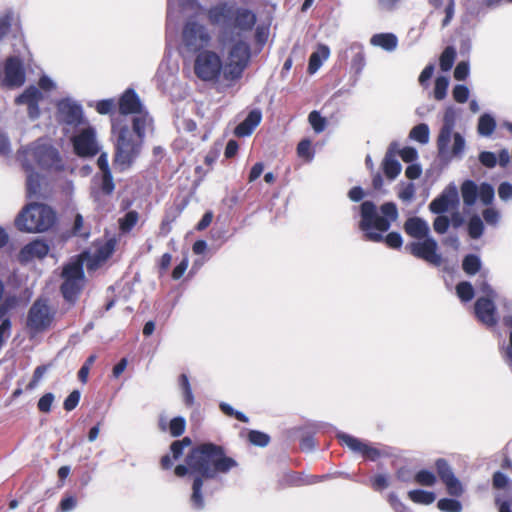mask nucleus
Here are the masks:
<instances>
[{"label": "nucleus", "instance_id": "nucleus-10", "mask_svg": "<svg viewBox=\"0 0 512 512\" xmlns=\"http://www.w3.org/2000/svg\"><path fill=\"white\" fill-rule=\"evenodd\" d=\"M182 41L187 50L199 53L206 50L211 36L204 25L196 21H188L182 30Z\"/></svg>", "mask_w": 512, "mask_h": 512}, {"label": "nucleus", "instance_id": "nucleus-57", "mask_svg": "<svg viewBox=\"0 0 512 512\" xmlns=\"http://www.w3.org/2000/svg\"><path fill=\"white\" fill-rule=\"evenodd\" d=\"M370 485L374 491L380 492L389 486V481L386 475L377 474L370 479Z\"/></svg>", "mask_w": 512, "mask_h": 512}, {"label": "nucleus", "instance_id": "nucleus-4", "mask_svg": "<svg viewBox=\"0 0 512 512\" xmlns=\"http://www.w3.org/2000/svg\"><path fill=\"white\" fill-rule=\"evenodd\" d=\"M380 211L383 216L378 215L376 205L372 201H364L360 205L361 220L359 228L364 232V238L372 242L385 241L388 247L398 249L402 246L403 240L398 232H390L383 238V232L389 230L391 222L398 218V209L394 202H386L381 205Z\"/></svg>", "mask_w": 512, "mask_h": 512}, {"label": "nucleus", "instance_id": "nucleus-30", "mask_svg": "<svg viewBox=\"0 0 512 512\" xmlns=\"http://www.w3.org/2000/svg\"><path fill=\"white\" fill-rule=\"evenodd\" d=\"M23 167L30 172L26 181V190L29 197L36 196L40 191V176L33 172V167L29 163H23Z\"/></svg>", "mask_w": 512, "mask_h": 512}, {"label": "nucleus", "instance_id": "nucleus-7", "mask_svg": "<svg viewBox=\"0 0 512 512\" xmlns=\"http://www.w3.org/2000/svg\"><path fill=\"white\" fill-rule=\"evenodd\" d=\"M194 73L204 82H218L223 77L224 64L221 57L212 50H202L194 60Z\"/></svg>", "mask_w": 512, "mask_h": 512}, {"label": "nucleus", "instance_id": "nucleus-39", "mask_svg": "<svg viewBox=\"0 0 512 512\" xmlns=\"http://www.w3.org/2000/svg\"><path fill=\"white\" fill-rule=\"evenodd\" d=\"M435 469L442 483L455 476L450 464L444 458L436 459Z\"/></svg>", "mask_w": 512, "mask_h": 512}, {"label": "nucleus", "instance_id": "nucleus-47", "mask_svg": "<svg viewBox=\"0 0 512 512\" xmlns=\"http://www.w3.org/2000/svg\"><path fill=\"white\" fill-rule=\"evenodd\" d=\"M248 440L255 446L265 447L270 442V436L258 430H250L248 433Z\"/></svg>", "mask_w": 512, "mask_h": 512}, {"label": "nucleus", "instance_id": "nucleus-28", "mask_svg": "<svg viewBox=\"0 0 512 512\" xmlns=\"http://www.w3.org/2000/svg\"><path fill=\"white\" fill-rule=\"evenodd\" d=\"M370 43L386 51H393L398 44V39L393 33H379L371 37Z\"/></svg>", "mask_w": 512, "mask_h": 512}, {"label": "nucleus", "instance_id": "nucleus-19", "mask_svg": "<svg viewBox=\"0 0 512 512\" xmlns=\"http://www.w3.org/2000/svg\"><path fill=\"white\" fill-rule=\"evenodd\" d=\"M476 318L487 327L497 324L496 306L492 298L479 297L474 304Z\"/></svg>", "mask_w": 512, "mask_h": 512}, {"label": "nucleus", "instance_id": "nucleus-55", "mask_svg": "<svg viewBox=\"0 0 512 512\" xmlns=\"http://www.w3.org/2000/svg\"><path fill=\"white\" fill-rule=\"evenodd\" d=\"M81 394L79 390H73L64 400L63 402V408L64 410L70 412L74 410L80 401Z\"/></svg>", "mask_w": 512, "mask_h": 512}, {"label": "nucleus", "instance_id": "nucleus-64", "mask_svg": "<svg viewBox=\"0 0 512 512\" xmlns=\"http://www.w3.org/2000/svg\"><path fill=\"white\" fill-rule=\"evenodd\" d=\"M498 195L503 201L512 199V184L509 182H502L498 187Z\"/></svg>", "mask_w": 512, "mask_h": 512}, {"label": "nucleus", "instance_id": "nucleus-41", "mask_svg": "<svg viewBox=\"0 0 512 512\" xmlns=\"http://www.w3.org/2000/svg\"><path fill=\"white\" fill-rule=\"evenodd\" d=\"M116 240L114 238L108 239L102 246L95 252V258L99 261H105L112 256L115 251Z\"/></svg>", "mask_w": 512, "mask_h": 512}, {"label": "nucleus", "instance_id": "nucleus-44", "mask_svg": "<svg viewBox=\"0 0 512 512\" xmlns=\"http://www.w3.org/2000/svg\"><path fill=\"white\" fill-rule=\"evenodd\" d=\"M484 231V225L482 220L474 215L470 218L468 223V234L472 239H478L482 236Z\"/></svg>", "mask_w": 512, "mask_h": 512}, {"label": "nucleus", "instance_id": "nucleus-61", "mask_svg": "<svg viewBox=\"0 0 512 512\" xmlns=\"http://www.w3.org/2000/svg\"><path fill=\"white\" fill-rule=\"evenodd\" d=\"M450 225V220L447 216L439 215L434 219L433 228L438 234H444Z\"/></svg>", "mask_w": 512, "mask_h": 512}, {"label": "nucleus", "instance_id": "nucleus-9", "mask_svg": "<svg viewBox=\"0 0 512 512\" xmlns=\"http://www.w3.org/2000/svg\"><path fill=\"white\" fill-rule=\"evenodd\" d=\"M54 320L47 300L37 299L30 307L27 315V328L33 333H41L50 328Z\"/></svg>", "mask_w": 512, "mask_h": 512}, {"label": "nucleus", "instance_id": "nucleus-34", "mask_svg": "<svg viewBox=\"0 0 512 512\" xmlns=\"http://www.w3.org/2000/svg\"><path fill=\"white\" fill-rule=\"evenodd\" d=\"M451 203L452 200L450 197L447 194L442 193L430 202L429 210L434 214H441L449 209Z\"/></svg>", "mask_w": 512, "mask_h": 512}, {"label": "nucleus", "instance_id": "nucleus-23", "mask_svg": "<svg viewBox=\"0 0 512 512\" xmlns=\"http://www.w3.org/2000/svg\"><path fill=\"white\" fill-rule=\"evenodd\" d=\"M262 120V113L258 109L251 110L246 118L237 125L235 133L237 136L250 135L253 130L260 124Z\"/></svg>", "mask_w": 512, "mask_h": 512}, {"label": "nucleus", "instance_id": "nucleus-20", "mask_svg": "<svg viewBox=\"0 0 512 512\" xmlns=\"http://www.w3.org/2000/svg\"><path fill=\"white\" fill-rule=\"evenodd\" d=\"M49 252V246L41 240H35L25 245L19 252L21 262H29L34 258L42 259Z\"/></svg>", "mask_w": 512, "mask_h": 512}, {"label": "nucleus", "instance_id": "nucleus-32", "mask_svg": "<svg viewBox=\"0 0 512 512\" xmlns=\"http://www.w3.org/2000/svg\"><path fill=\"white\" fill-rule=\"evenodd\" d=\"M408 497L412 502L422 505H430L436 499V495L434 492L422 489L410 490L408 492Z\"/></svg>", "mask_w": 512, "mask_h": 512}, {"label": "nucleus", "instance_id": "nucleus-42", "mask_svg": "<svg viewBox=\"0 0 512 512\" xmlns=\"http://www.w3.org/2000/svg\"><path fill=\"white\" fill-rule=\"evenodd\" d=\"M437 508L442 512H461L462 503L453 498H442L437 502Z\"/></svg>", "mask_w": 512, "mask_h": 512}, {"label": "nucleus", "instance_id": "nucleus-12", "mask_svg": "<svg viewBox=\"0 0 512 512\" xmlns=\"http://www.w3.org/2000/svg\"><path fill=\"white\" fill-rule=\"evenodd\" d=\"M337 439L341 446L347 447L355 454L361 455L365 460L376 461L385 453L361 439L347 433H338Z\"/></svg>", "mask_w": 512, "mask_h": 512}, {"label": "nucleus", "instance_id": "nucleus-2", "mask_svg": "<svg viewBox=\"0 0 512 512\" xmlns=\"http://www.w3.org/2000/svg\"><path fill=\"white\" fill-rule=\"evenodd\" d=\"M191 467L192 493L190 503L196 510L205 506L203 488L218 474H226L238 466L237 461L226 455L225 449L212 442L194 446L185 458Z\"/></svg>", "mask_w": 512, "mask_h": 512}, {"label": "nucleus", "instance_id": "nucleus-24", "mask_svg": "<svg viewBox=\"0 0 512 512\" xmlns=\"http://www.w3.org/2000/svg\"><path fill=\"white\" fill-rule=\"evenodd\" d=\"M348 53L351 57V70L355 74H360L366 64L364 47L359 43H352L345 51L346 57Z\"/></svg>", "mask_w": 512, "mask_h": 512}, {"label": "nucleus", "instance_id": "nucleus-16", "mask_svg": "<svg viewBox=\"0 0 512 512\" xmlns=\"http://www.w3.org/2000/svg\"><path fill=\"white\" fill-rule=\"evenodd\" d=\"M57 118L60 123L76 127L83 122L82 107L75 102L62 100L57 105Z\"/></svg>", "mask_w": 512, "mask_h": 512}, {"label": "nucleus", "instance_id": "nucleus-26", "mask_svg": "<svg viewBox=\"0 0 512 512\" xmlns=\"http://www.w3.org/2000/svg\"><path fill=\"white\" fill-rule=\"evenodd\" d=\"M184 209V205H177L176 207L169 209L165 212L164 217L161 220L159 226V233L162 236H167L172 230V223L181 215Z\"/></svg>", "mask_w": 512, "mask_h": 512}, {"label": "nucleus", "instance_id": "nucleus-59", "mask_svg": "<svg viewBox=\"0 0 512 512\" xmlns=\"http://www.w3.org/2000/svg\"><path fill=\"white\" fill-rule=\"evenodd\" d=\"M387 500L395 512H410L409 508L403 502L400 501V499L395 493H389Z\"/></svg>", "mask_w": 512, "mask_h": 512}, {"label": "nucleus", "instance_id": "nucleus-43", "mask_svg": "<svg viewBox=\"0 0 512 512\" xmlns=\"http://www.w3.org/2000/svg\"><path fill=\"white\" fill-rule=\"evenodd\" d=\"M457 296L463 302H469L474 297V289L470 282L462 281L456 285Z\"/></svg>", "mask_w": 512, "mask_h": 512}, {"label": "nucleus", "instance_id": "nucleus-54", "mask_svg": "<svg viewBox=\"0 0 512 512\" xmlns=\"http://www.w3.org/2000/svg\"><path fill=\"white\" fill-rule=\"evenodd\" d=\"M115 108L114 99H103L96 103V111L101 115L112 114Z\"/></svg>", "mask_w": 512, "mask_h": 512}, {"label": "nucleus", "instance_id": "nucleus-5", "mask_svg": "<svg viewBox=\"0 0 512 512\" xmlns=\"http://www.w3.org/2000/svg\"><path fill=\"white\" fill-rule=\"evenodd\" d=\"M56 222L54 210L40 203L28 204L15 219L19 231L37 233L49 230Z\"/></svg>", "mask_w": 512, "mask_h": 512}, {"label": "nucleus", "instance_id": "nucleus-50", "mask_svg": "<svg viewBox=\"0 0 512 512\" xmlns=\"http://www.w3.org/2000/svg\"><path fill=\"white\" fill-rule=\"evenodd\" d=\"M219 408L226 416L234 417L235 419H237L238 421L243 422V423L248 422V417L244 413H242L240 411H236L228 403H225V402L220 403Z\"/></svg>", "mask_w": 512, "mask_h": 512}, {"label": "nucleus", "instance_id": "nucleus-35", "mask_svg": "<svg viewBox=\"0 0 512 512\" xmlns=\"http://www.w3.org/2000/svg\"><path fill=\"white\" fill-rule=\"evenodd\" d=\"M462 269L467 275H475L481 269V260L475 254H468L463 258Z\"/></svg>", "mask_w": 512, "mask_h": 512}, {"label": "nucleus", "instance_id": "nucleus-3", "mask_svg": "<svg viewBox=\"0 0 512 512\" xmlns=\"http://www.w3.org/2000/svg\"><path fill=\"white\" fill-rule=\"evenodd\" d=\"M147 128L153 126H149L146 116L132 118V131L124 119L112 118V133L117 137L113 165L117 171L124 172L132 167L140 155Z\"/></svg>", "mask_w": 512, "mask_h": 512}, {"label": "nucleus", "instance_id": "nucleus-40", "mask_svg": "<svg viewBox=\"0 0 512 512\" xmlns=\"http://www.w3.org/2000/svg\"><path fill=\"white\" fill-rule=\"evenodd\" d=\"M71 233L74 236H79L84 239L90 236V227L85 226L83 216L80 213L75 215Z\"/></svg>", "mask_w": 512, "mask_h": 512}, {"label": "nucleus", "instance_id": "nucleus-58", "mask_svg": "<svg viewBox=\"0 0 512 512\" xmlns=\"http://www.w3.org/2000/svg\"><path fill=\"white\" fill-rule=\"evenodd\" d=\"M453 98L458 103H465L469 98V89L465 85H456L452 91Z\"/></svg>", "mask_w": 512, "mask_h": 512}, {"label": "nucleus", "instance_id": "nucleus-6", "mask_svg": "<svg viewBox=\"0 0 512 512\" xmlns=\"http://www.w3.org/2000/svg\"><path fill=\"white\" fill-rule=\"evenodd\" d=\"M62 278L63 282L60 286V292L66 302L74 305L77 302L85 283V273L82 261L76 260L65 265L62 271Z\"/></svg>", "mask_w": 512, "mask_h": 512}, {"label": "nucleus", "instance_id": "nucleus-60", "mask_svg": "<svg viewBox=\"0 0 512 512\" xmlns=\"http://www.w3.org/2000/svg\"><path fill=\"white\" fill-rule=\"evenodd\" d=\"M480 163L486 168H494L497 164V156L490 151H482L479 154Z\"/></svg>", "mask_w": 512, "mask_h": 512}, {"label": "nucleus", "instance_id": "nucleus-25", "mask_svg": "<svg viewBox=\"0 0 512 512\" xmlns=\"http://www.w3.org/2000/svg\"><path fill=\"white\" fill-rule=\"evenodd\" d=\"M140 220V214L136 210H129L118 219V229L121 235L130 234Z\"/></svg>", "mask_w": 512, "mask_h": 512}, {"label": "nucleus", "instance_id": "nucleus-45", "mask_svg": "<svg viewBox=\"0 0 512 512\" xmlns=\"http://www.w3.org/2000/svg\"><path fill=\"white\" fill-rule=\"evenodd\" d=\"M446 487L447 493L452 497H460L464 493V488L460 480L454 476L443 482Z\"/></svg>", "mask_w": 512, "mask_h": 512}, {"label": "nucleus", "instance_id": "nucleus-33", "mask_svg": "<svg viewBox=\"0 0 512 512\" xmlns=\"http://www.w3.org/2000/svg\"><path fill=\"white\" fill-rule=\"evenodd\" d=\"M496 128L495 119L489 114H483L478 120L477 130L482 136H490Z\"/></svg>", "mask_w": 512, "mask_h": 512}, {"label": "nucleus", "instance_id": "nucleus-27", "mask_svg": "<svg viewBox=\"0 0 512 512\" xmlns=\"http://www.w3.org/2000/svg\"><path fill=\"white\" fill-rule=\"evenodd\" d=\"M382 168L385 176L390 180H394L400 174L401 164L395 158L392 151L389 150L386 153L382 162Z\"/></svg>", "mask_w": 512, "mask_h": 512}, {"label": "nucleus", "instance_id": "nucleus-15", "mask_svg": "<svg viewBox=\"0 0 512 512\" xmlns=\"http://www.w3.org/2000/svg\"><path fill=\"white\" fill-rule=\"evenodd\" d=\"M26 80L22 60L17 56H9L4 62V78L2 85L7 88H19Z\"/></svg>", "mask_w": 512, "mask_h": 512}, {"label": "nucleus", "instance_id": "nucleus-18", "mask_svg": "<svg viewBox=\"0 0 512 512\" xmlns=\"http://www.w3.org/2000/svg\"><path fill=\"white\" fill-rule=\"evenodd\" d=\"M455 111L452 108L446 109L443 117V125L437 137V149L440 156L449 152V144L455 126Z\"/></svg>", "mask_w": 512, "mask_h": 512}, {"label": "nucleus", "instance_id": "nucleus-51", "mask_svg": "<svg viewBox=\"0 0 512 512\" xmlns=\"http://www.w3.org/2000/svg\"><path fill=\"white\" fill-rule=\"evenodd\" d=\"M297 154L299 157L306 160H311L313 158L314 153L312 151L311 141L309 139H303L298 143Z\"/></svg>", "mask_w": 512, "mask_h": 512}, {"label": "nucleus", "instance_id": "nucleus-22", "mask_svg": "<svg viewBox=\"0 0 512 512\" xmlns=\"http://www.w3.org/2000/svg\"><path fill=\"white\" fill-rule=\"evenodd\" d=\"M404 231L410 237L424 239L428 237L429 226L425 220L420 217H410L404 223Z\"/></svg>", "mask_w": 512, "mask_h": 512}, {"label": "nucleus", "instance_id": "nucleus-52", "mask_svg": "<svg viewBox=\"0 0 512 512\" xmlns=\"http://www.w3.org/2000/svg\"><path fill=\"white\" fill-rule=\"evenodd\" d=\"M50 366V364L37 366L33 372L31 381L26 386V389L33 390L37 386L39 381L42 379L44 374L47 372Z\"/></svg>", "mask_w": 512, "mask_h": 512}, {"label": "nucleus", "instance_id": "nucleus-37", "mask_svg": "<svg viewBox=\"0 0 512 512\" xmlns=\"http://www.w3.org/2000/svg\"><path fill=\"white\" fill-rule=\"evenodd\" d=\"M429 127L425 123H420L414 126L410 133L409 137L421 144H426L429 141Z\"/></svg>", "mask_w": 512, "mask_h": 512}, {"label": "nucleus", "instance_id": "nucleus-63", "mask_svg": "<svg viewBox=\"0 0 512 512\" xmlns=\"http://www.w3.org/2000/svg\"><path fill=\"white\" fill-rule=\"evenodd\" d=\"M399 155L401 157V159L405 162V163H412L414 162L417 157H418V153H417V150L413 147H404L403 149H401L399 151Z\"/></svg>", "mask_w": 512, "mask_h": 512}, {"label": "nucleus", "instance_id": "nucleus-62", "mask_svg": "<svg viewBox=\"0 0 512 512\" xmlns=\"http://www.w3.org/2000/svg\"><path fill=\"white\" fill-rule=\"evenodd\" d=\"M189 265L188 257L185 256L178 265L172 270L171 277L173 280H179L183 277Z\"/></svg>", "mask_w": 512, "mask_h": 512}, {"label": "nucleus", "instance_id": "nucleus-56", "mask_svg": "<svg viewBox=\"0 0 512 512\" xmlns=\"http://www.w3.org/2000/svg\"><path fill=\"white\" fill-rule=\"evenodd\" d=\"M54 395L51 392L45 393L38 400L37 408L42 413H49L51 411L52 404L54 402Z\"/></svg>", "mask_w": 512, "mask_h": 512}, {"label": "nucleus", "instance_id": "nucleus-13", "mask_svg": "<svg viewBox=\"0 0 512 512\" xmlns=\"http://www.w3.org/2000/svg\"><path fill=\"white\" fill-rule=\"evenodd\" d=\"M72 145L74 153L79 157H94L99 152L96 133L93 127H87L73 136Z\"/></svg>", "mask_w": 512, "mask_h": 512}, {"label": "nucleus", "instance_id": "nucleus-11", "mask_svg": "<svg viewBox=\"0 0 512 512\" xmlns=\"http://www.w3.org/2000/svg\"><path fill=\"white\" fill-rule=\"evenodd\" d=\"M119 118L124 119V116L133 115L132 118H139L146 116L149 119V126H153V119L148 111L144 109L141 100L132 88L126 89L118 99Z\"/></svg>", "mask_w": 512, "mask_h": 512}, {"label": "nucleus", "instance_id": "nucleus-48", "mask_svg": "<svg viewBox=\"0 0 512 512\" xmlns=\"http://www.w3.org/2000/svg\"><path fill=\"white\" fill-rule=\"evenodd\" d=\"M308 121L316 133H321L326 127V119L316 110L310 112Z\"/></svg>", "mask_w": 512, "mask_h": 512}, {"label": "nucleus", "instance_id": "nucleus-1", "mask_svg": "<svg viewBox=\"0 0 512 512\" xmlns=\"http://www.w3.org/2000/svg\"><path fill=\"white\" fill-rule=\"evenodd\" d=\"M211 25L221 26L226 39L231 42L223 68L227 86L238 82L251 61V46L244 39L257 23L256 14L249 8L220 2L207 10Z\"/></svg>", "mask_w": 512, "mask_h": 512}, {"label": "nucleus", "instance_id": "nucleus-21", "mask_svg": "<svg viewBox=\"0 0 512 512\" xmlns=\"http://www.w3.org/2000/svg\"><path fill=\"white\" fill-rule=\"evenodd\" d=\"M192 444V440L190 437H184L181 440H176L172 442L170 446V451L172 457L169 454H166L161 457L160 466L163 470H169L173 466V461L178 460L184 453V449L189 447Z\"/></svg>", "mask_w": 512, "mask_h": 512}, {"label": "nucleus", "instance_id": "nucleus-31", "mask_svg": "<svg viewBox=\"0 0 512 512\" xmlns=\"http://www.w3.org/2000/svg\"><path fill=\"white\" fill-rule=\"evenodd\" d=\"M463 202L466 206L475 204L478 196V187L472 180H466L461 186Z\"/></svg>", "mask_w": 512, "mask_h": 512}, {"label": "nucleus", "instance_id": "nucleus-14", "mask_svg": "<svg viewBox=\"0 0 512 512\" xmlns=\"http://www.w3.org/2000/svg\"><path fill=\"white\" fill-rule=\"evenodd\" d=\"M437 249V242L431 237L424 238L422 242H411L406 245V250L414 257L435 266H439L442 263L441 255L437 253Z\"/></svg>", "mask_w": 512, "mask_h": 512}, {"label": "nucleus", "instance_id": "nucleus-49", "mask_svg": "<svg viewBox=\"0 0 512 512\" xmlns=\"http://www.w3.org/2000/svg\"><path fill=\"white\" fill-rule=\"evenodd\" d=\"M186 421L183 417H174L169 423V431L173 437H179L185 432Z\"/></svg>", "mask_w": 512, "mask_h": 512}, {"label": "nucleus", "instance_id": "nucleus-46", "mask_svg": "<svg viewBox=\"0 0 512 512\" xmlns=\"http://www.w3.org/2000/svg\"><path fill=\"white\" fill-rule=\"evenodd\" d=\"M449 80L445 76H439L435 80L434 97L436 100H443L447 95Z\"/></svg>", "mask_w": 512, "mask_h": 512}, {"label": "nucleus", "instance_id": "nucleus-8", "mask_svg": "<svg viewBox=\"0 0 512 512\" xmlns=\"http://www.w3.org/2000/svg\"><path fill=\"white\" fill-rule=\"evenodd\" d=\"M38 167L44 170H63L62 160L59 151L52 145L36 142L26 150Z\"/></svg>", "mask_w": 512, "mask_h": 512}, {"label": "nucleus", "instance_id": "nucleus-38", "mask_svg": "<svg viewBox=\"0 0 512 512\" xmlns=\"http://www.w3.org/2000/svg\"><path fill=\"white\" fill-rule=\"evenodd\" d=\"M414 481L418 485L432 487L437 482V476L430 470L422 469L414 475Z\"/></svg>", "mask_w": 512, "mask_h": 512}, {"label": "nucleus", "instance_id": "nucleus-17", "mask_svg": "<svg viewBox=\"0 0 512 512\" xmlns=\"http://www.w3.org/2000/svg\"><path fill=\"white\" fill-rule=\"evenodd\" d=\"M93 183L90 194L96 203H101L104 198L112 196L115 191L116 186L112 172L96 174Z\"/></svg>", "mask_w": 512, "mask_h": 512}, {"label": "nucleus", "instance_id": "nucleus-53", "mask_svg": "<svg viewBox=\"0 0 512 512\" xmlns=\"http://www.w3.org/2000/svg\"><path fill=\"white\" fill-rule=\"evenodd\" d=\"M478 195H479L481 201L484 204L488 205L492 202V200L494 198V189L490 184L482 183L478 190Z\"/></svg>", "mask_w": 512, "mask_h": 512}, {"label": "nucleus", "instance_id": "nucleus-29", "mask_svg": "<svg viewBox=\"0 0 512 512\" xmlns=\"http://www.w3.org/2000/svg\"><path fill=\"white\" fill-rule=\"evenodd\" d=\"M43 98L41 91L31 85L27 87L23 93L15 98V104L17 105H29L39 103Z\"/></svg>", "mask_w": 512, "mask_h": 512}, {"label": "nucleus", "instance_id": "nucleus-36", "mask_svg": "<svg viewBox=\"0 0 512 512\" xmlns=\"http://www.w3.org/2000/svg\"><path fill=\"white\" fill-rule=\"evenodd\" d=\"M456 50L453 46H447L440 55L439 65L442 71H449L455 62Z\"/></svg>", "mask_w": 512, "mask_h": 512}]
</instances>
